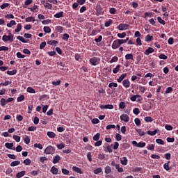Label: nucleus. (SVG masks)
<instances>
[{
  "mask_svg": "<svg viewBox=\"0 0 178 178\" xmlns=\"http://www.w3.org/2000/svg\"><path fill=\"white\" fill-rule=\"evenodd\" d=\"M125 59L127 60H133L134 62V58L132 54H127L125 55Z\"/></svg>",
  "mask_w": 178,
  "mask_h": 178,
  "instance_id": "9d476101",
  "label": "nucleus"
},
{
  "mask_svg": "<svg viewBox=\"0 0 178 178\" xmlns=\"http://www.w3.org/2000/svg\"><path fill=\"white\" fill-rule=\"evenodd\" d=\"M6 19H15V15L13 14H7L4 16Z\"/></svg>",
  "mask_w": 178,
  "mask_h": 178,
  "instance_id": "de8ad7c7",
  "label": "nucleus"
},
{
  "mask_svg": "<svg viewBox=\"0 0 178 178\" xmlns=\"http://www.w3.org/2000/svg\"><path fill=\"white\" fill-rule=\"evenodd\" d=\"M99 58L97 57H93L90 59V62L92 66H97V65H99Z\"/></svg>",
  "mask_w": 178,
  "mask_h": 178,
  "instance_id": "7ed1b4c3",
  "label": "nucleus"
},
{
  "mask_svg": "<svg viewBox=\"0 0 178 178\" xmlns=\"http://www.w3.org/2000/svg\"><path fill=\"white\" fill-rule=\"evenodd\" d=\"M62 38L64 41H67V40H69V34L67 33L63 34Z\"/></svg>",
  "mask_w": 178,
  "mask_h": 178,
  "instance_id": "680f3d73",
  "label": "nucleus"
},
{
  "mask_svg": "<svg viewBox=\"0 0 178 178\" xmlns=\"http://www.w3.org/2000/svg\"><path fill=\"white\" fill-rule=\"evenodd\" d=\"M24 175H26V171L22 170V171L18 172V173L16 175V177H17V178H21V177H23V176H24Z\"/></svg>",
  "mask_w": 178,
  "mask_h": 178,
  "instance_id": "6ab92c4d",
  "label": "nucleus"
},
{
  "mask_svg": "<svg viewBox=\"0 0 178 178\" xmlns=\"http://www.w3.org/2000/svg\"><path fill=\"white\" fill-rule=\"evenodd\" d=\"M44 154H46V155H52L55 154V147L51 145L47 146L44 149Z\"/></svg>",
  "mask_w": 178,
  "mask_h": 178,
  "instance_id": "f03ea898",
  "label": "nucleus"
},
{
  "mask_svg": "<svg viewBox=\"0 0 178 178\" xmlns=\"http://www.w3.org/2000/svg\"><path fill=\"white\" fill-rule=\"evenodd\" d=\"M65 29V28H63V26H58L56 27V30L58 32V33H63V30Z\"/></svg>",
  "mask_w": 178,
  "mask_h": 178,
  "instance_id": "e433bc0d",
  "label": "nucleus"
},
{
  "mask_svg": "<svg viewBox=\"0 0 178 178\" xmlns=\"http://www.w3.org/2000/svg\"><path fill=\"white\" fill-rule=\"evenodd\" d=\"M18 165H20V161H14L10 164L11 167L17 166Z\"/></svg>",
  "mask_w": 178,
  "mask_h": 178,
  "instance_id": "5701e85b",
  "label": "nucleus"
},
{
  "mask_svg": "<svg viewBox=\"0 0 178 178\" xmlns=\"http://www.w3.org/2000/svg\"><path fill=\"white\" fill-rule=\"evenodd\" d=\"M173 92V88L172 87H168L165 90V94H170Z\"/></svg>",
  "mask_w": 178,
  "mask_h": 178,
  "instance_id": "8fccbe9b",
  "label": "nucleus"
},
{
  "mask_svg": "<svg viewBox=\"0 0 178 178\" xmlns=\"http://www.w3.org/2000/svg\"><path fill=\"white\" fill-rule=\"evenodd\" d=\"M119 108L120 109H124L126 108V104L124 102H121L119 104Z\"/></svg>",
  "mask_w": 178,
  "mask_h": 178,
  "instance_id": "3c124183",
  "label": "nucleus"
},
{
  "mask_svg": "<svg viewBox=\"0 0 178 178\" xmlns=\"http://www.w3.org/2000/svg\"><path fill=\"white\" fill-rule=\"evenodd\" d=\"M115 140H116V141H121L122 135H120V134H115Z\"/></svg>",
  "mask_w": 178,
  "mask_h": 178,
  "instance_id": "09e8293b",
  "label": "nucleus"
},
{
  "mask_svg": "<svg viewBox=\"0 0 178 178\" xmlns=\"http://www.w3.org/2000/svg\"><path fill=\"white\" fill-rule=\"evenodd\" d=\"M10 6L9 3H4L0 6V8L1 9H6V8H8V6Z\"/></svg>",
  "mask_w": 178,
  "mask_h": 178,
  "instance_id": "e2e57ef3",
  "label": "nucleus"
},
{
  "mask_svg": "<svg viewBox=\"0 0 178 178\" xmlns=\"http://www.w3.org/2000/svg\"><path fill=\"white\" fill-rule=\"evenodd\" d=\"M119 70H120V65H118L113 70V73H114V74H116V73H118Z\"/></svg>",
  "mask_w": 178,
  "mask_h": 178,
  "instance_id": "7c9ffc66",
  "label": "nucleus"
},
{
  "mask_svg": "<svg viewBox=\"0 0 178 178\" xmlns=\"http://www.w3.org/2000/svg\"><path fill=\"white\" fill-rule=\"evenodd\" d=\"M120 120L122 122H125L126 123H127V122H129L130 120V117H129L127 114H122L120 115Z\"/></svg>",
  "mask_w": 178,
  "mask_h": 178,
  "instance_id": "39448f33",
  "label": "nucleus"
},
{
  "mask_svg": "<svg viewBox=\"0 0 178 178\" xmlns=\"http://www.w3.org/2000/svg\"><path fill=\"white\" fill-rule=\"evenodd\" d=\"M47 44L49 45H56V44H58V41L56 40H49L47 42Z\"/></svg>",
  "mask_w": 178,
  "mask_h": 178,
  "instance_id": "37998d69",
  "label": "nucleus"
},
{
  "mask_svg": "<svg viewBox=\"0 0 178 178\" xmlns=\"http://www.w3.org/2000/svg\"><path fill=\"white\" fill-rule=\"evenodd\" d=\"M140 97V95H133L130 99L131 101H132V102H136V100L137 99V98Z\"/></svg>",
  "mask_w": 178,
  "mask_h": 178,
  "instance_id": "79ce46f5",
  "label": "nucleus"
},
{
  "mask_svg": "<svg viewBox=\"0 0 178 178\" xmlns=\"http://www.w3.org/2000/svg\"><path fill=\"white\" fill-rule=\"evenodd\" d=\"M127 76V73L122 74L120 75V76L118 79L117 81L118 83H122V81H123V80L124 79V78Z\"/></svg>",
  "mask_w": 178,
  "mask_h": 178,
  "instance_id": "ddd939ff",
  "label": "nucleus"
},
{
  "mask_svg": "<svg viewBox=\"0 0 178 178\" xmlns=\"http://www.w3.org/2000/svg\"><path fill=\"white\" fill-rule=\"evenodd\" d=\"M61 172L63 175H65L66 176H69V174L70 173V172H69L66 168H62Z\"/></svg>",
  "mask_w": 178,
  "mask_h": 178,
  "instance_id": "72a5a7b5",
  "label": "nucleus"
},
{
  "mask_svg": "<svg viewBox=\"0 0 178 178\" xmlns=\"http://www.w3.org/2000/svg\"><path fill=\"white\" fill-rule=\"evenodd\" d=\"M54 17H56V19H60V17H63V11L55 14Z\"/></svg>",
  "mask_w": 178,
  "mask_h": 178,
  "instance_id": "f3484780",
  "label": "nucleus"
},
{
  "mask_svg": "<svg viewBox=\"0 0 178 178\" xmlns=\"http://www.w3.org/2000/svg\"><path fill=\"white\" fill-rule=\"evenodd\" d=\"M165 129L166 130H168L169 131H170L171 130H173V127H172V125H170V124H166L165 126Z\"/></svg>",
  "mask_w": 178,
  "mask_h": 178,
  "instance_id": "13d9d810",
  "label": "nucleus"
},
{
  "mask_svg": "<svg viewBox=\"0 0 178 178\" xmlns=\"http://www.w3.org/2000/svg\"><path fill=\"white\" fill-rule=\"evenodd\" d=\"M9 35H4L2 37V41L4 42H8V41H10V42H13V40L15 38V35H12V33H9Z\"/></svg>",
  "mask_w": 178,
  "mask_h": 178,
  "instance_id": "f257e3e1",
  "label": "nucleus"
},
{
  "mask_svg": "<svg viewBox=\"0 0 178 178\" xmlns=\"http://www.w3.org/2000/svg\"><path fill=\"white\" fill-rule=\"evenodd\" d=\"M104 148L105 152H111V153L113 152L112 146H111V145H108L107 147L104 146Z\"/></svg>",
  "mask_w": 178,
  "mask_h": 178,
  "instance_id": "4be33fe9",
  "label": "nucleus"
},
{
  "mask_svg": "<svg viewBox=\"0 0 178 178\" xmlns=\"http://www.w3.org/2000/svg\"><path fill=\"white\" fill-rule=\"evenodd\" d=\"M43 30L44 33H50L51 32V28L49 26H44Z\"/></svg>",
  "mask_w": 178,
  "mask_h": 178,
  "instance_id": "69168bd1",
  "label": "nucleus"
},
{
  "mask_svg": "<svg viewBox=\"0 0 178 178\" xmlns=\"http://www.w3.org/2000/svg\"><path fill=\"white\" fill-rule=\"evenodd\" d=\"M159 130L156 129L154 131H147V134H149V136H155V134H156V133H158Z\"/></svg>",
  "mask_w": 178,
  "mask_h": 178,
  "instance_id": "473e14b6",
  "label": "nucleus"
},
{
  "mask_svg": "<svg viewBox=\"0 0 178 178\" xmlns=\"http://www.w3.org/2000/svg\"><path fill=\"white\" fill-rule=\"evenodd\" d=\"M26 23H30V22H35V18L34 17H28L25 19Z\"/></svg>",
  "mask_w": 178,
  "mask_h": 178,
  "instance_id": "2eb2a0df",
  "label": "nucleus"
},
{
  "mask_svg": "<svg viewBox=\"0 0 178 178\" xmlns=\"http://www.w3.org/2000/svg\"><path fill=\"white\" fill-rule=\"evenodd\" d=\"M100 134L99 133H97V134H95L94 136H93V140L94 141H98V140H99V137H100Z\"/></svg>",
  "mask_w": 178,
  "mask_h": 178,
  "instance_id": "a18cd8bd",
  "label": "nucleus"
},
{
  "mask_svg": "<svg viewBox=\"0 0 178 178\" xmlns=\"http://www.w3.org/2000/svg\"><path fill=\"white\" fill-rule=\"evenodd\" d=\"M169 163H170V161H168L167 163H164L163 168L165 170H170V168L169 167Z\"/></svg>",
  "mask_w": 178,
  "mask_h": 178,
  "instance_id": "c9c22d12",
  "label": "nucleus"
},
{
  "mask_svg": "<svg viewBox=\"0 0 178 178\" xmlns=\"http://www.w3.org/2000/svg\"><path fill=\"white\" fill-rule=\"evenodd\" d=\"M145 145H146V143L145 142H139L137 144V147L138 148H144V147H145Z\"/></svg>",
  "mask_w": 178,
  "mask_h": 178,
  "instance_id": "2f4dec72",
  "label": "nucleus"
},
{
  "mask_svg": "<svg viewBox=\"0 0 178 178\" xmlns=\"http://www.w3.org/2000/svg\"><path fill=\"white\" fill-rule=\"evenodd\" d=\"M119 47H120V43L119 42V40L117 39L113 41V42L112 44V48H113V49H118V48H119Z\"/></svg>",
  "mask_w": 178,
  "mask_h": 178,
  "instance_id": "423d86ee",
  "label": "nucleus"
},
{
  "mask_svg": "<svg viewBox=\"0 0 178 178\" xmlns=\"http://www.w3.org/2000/svg\"><path fill=\"white\" fill-rule=\"evenodd\" d=\"M17 102H22V101H24V95H21L19 97L17 98Z\"/></svg>",
  "mask_w": 178,
  "mask_h": 178,
  "instance_id": "c03bdc74",
  "label": "nucleus"
},
{
  "mask_svg": "<svg viewBox=\"0 0 178 178\" xmlns=\"http://www.w3.org/2000/svg\"><path fill=\"white\" fill-rule=\"evenodd\" d=\"M117 35L119 38H124L126 37V33L123 32L122 33H118Z\"/></svg>",
  "mask_w": 178,
  "mask_h": 178,
  "instance_id": "6e6d98bb",
  "label": "nucleus"
},
{
  "mask_svg": "<svg viewBox=\"0 0 178 178\" xmlns=\"http://www.w3.org/2000/svg\"><path fill=\"white\" fill-rule=\"evenodd\" d=\"M25 144H30V138L28 136H26L24 138Z\"/></svg>",
  "mask_w": 178,
  "mask_h": 178,
  "instance_id": "5fc2aeb1",
  "label": "nucleus"
},
{
  "mask_svg": "<svg viewBox=\"0 0 178 178\" xmlns=\"http://www.w3.org/2000/svg\"><path fill=\"white\" fill-rule=\"evenodd\" d=\"M17 57L19 58V59H24V58H26V56L22 54V53L20 52H17Z\"/></svg>",
  "mask_w": 178,
  "mask_h": 178,
  "instance_id": "864d4df0",
  "label": "nucleus"
},
{
  "mask_svg": "<svg viewBox=\"0 0 178 178\" xmlns=\"http://www.w3.org/2000/svg\"><path fill=\"white\" fill-rule=\"evenodd\" d=\"M16 73H17V70H13L12 71H7V74H8L9 76H15Z\"/></svg>",
  "mask_w": 178,
  "mask_h": 178,
  "instance_id": "bb28decb",
  "label": "nucleus"
},
{
  "mask_svg": "<svg viewBox=\"0 0 178 178\" xmlns=\"http://www.w3.org/2000/svg\"><path fill=\"white\" fill-rule=\"evenodd\" d=\"M7 104V102H6V99L5 98H1V100H0V105L1 106H5V105H6Z\"/></svg>",
  "mask_w": 178,
  "mask_h": 178,
  "instance_id": "393cba45",
  "label": "nucleus"
},
{
  "mask_svg": "<svg viewBox=\"0 0 178 178\" xmlns=\"http://www.w3.org/2000/svg\"><path fill=\"white\" fill-rule=\"evenodd\" d=\"M100 108L101 109H113V105L112 104L102 105Z\"/></svg>",
  "mask_w": 178,
  "mask_h": 178,
  "instance_id": "6e6552de",
  "label": "nucleus"
},
{
  "mask_svg": "<svg viewBox=\"0 0 178 178\" xmlns=\"http://www.w3.org/2000/svg\"><path fill=\"white\" fill-rule=\"evenodd\" d=\"M108 87H109V88H112V87L116 88V87H118V84L115 82H111L108 84Z\"/></svg>",
  "mask_w": 178,
  "mask_h": 178,
  "instance_id": "bf43d9fd",
  "label": "nucleus"
},
{
  "mask_svg": "<svg viewBox=\"0 0 178 178\" xmlns=\"http://www.w3.org/2000/svg\"><path fill=\"white\" fill-rule=\"evenodd\" d=\"M26 91L30 94H35V90L31 87H28Z\"/></svg>",
  "mask_w": 178,
  "mask_h": 178,
  "instance_id": "c85d7f7f",
  "label": "nucleus"
},
{
  "mask_svg": "<svg viewBox=\"0 0 178 178\" xmlns=\"http://www.w3.org/2000/svg\"><path fill=\"white\" fill-rule=\"evenodd\" d=\"M23 163H24L25 165L29 166L31 163V160L30 159H26L24 160Z\"/></svg>",
  "mask_w": 178,
  "mask_h": 178,
  "instance_id": "58836bf2",
  "label": "nucleus"
},
{
  "mask_svg": "<svg viewBox=\"0 0 178 178\" xmlns=\"http://www.w3.org/2000/svg\"><path fill=\"white\" fill-rule=\"evenodd\" d=\"M50 172L52 173V175H57L58 172H59V170L56 167L53 166L51 167Z\"/></svg>",
  "mask_w": 178,
  "mask_h": 178,
  "instance_id": "f8f14e48",
  "label": "nucleus"
},
{
  "mask_svg": "<svg viewBox=\"0 0 178 178\" xmlns=\"http://www.w3.org/2000/svg\"><path fill=\"white\" fill-rule=\"evenodd\" d=\"M17 40H19V41H21L24 44H27V41L24 40V38H23V36H20V35L17 36Z\"/></svg>",
  "mask_w": 178,
  "mask_h": 178,
  "instance_id": "cd10ccee",
  "label": "nucleus"
},
{
  "mask_svg": "<svg viewBox=\"0 0 178 178\" xmlns=\"http://www.w3.org/2000/svg\"><path fill=\"white\" fill-rule=\"evenodd\" d=\"M122 86L125 88H129V87H130V81H129V79H124L122 81Z\"/></svg>",
  "mask_w": 178,
  "mask_h": 178,
  "instance_id": "0eeeda50",
  "label": "nucleus"
},
{
  "mask_svg": "<svg viewBox=\"0 0 178 178\" xmlns=\"http://www.w3.org/2000/svg\"><path fill=\"white\" fill-rule=\"evenodd\" d=\"M152 40H154V36L150 35H147L145 37V41L147 42H149L151 41H152Z\"/></svg>",
  "mask_w": 178,
  "mask_h": 178,
  "instance_id": "aec40b11",
  "label": "nucleus"
},
{
  "mask_svg": "<svg viewBox=\"0 0 178 178\" xmlns=\"http://www.w3.org/2000/svg\"><path fill=\"white\" fill-rule=\"evenodd\" d=\"M121 163L124 166H126V165H127V157H123L122 160H121Z\"/></svg>",
  "mask_w": 178,
  "mask_h": 178,
  "instance_id": "4c0bfd02",
  "label": "nucleus"
},
{
  "mask_svg": "<svg viewBox=\"0 0 178 178\" xmlns=\"http://www.w3.org/2000/svg\"><path fill=\"white\" fill-rule=\"evenodd\" d=\"M154 48L152 47H148V49H147L145 51V55H149V54H152V52H154Z\"/></svg>",
  "mask_w": 178,
  "mask_h": 178,
  "instance_id": "4468645a",
  "label": "nucleus"
},
{
  "mask_svg": "<svg viewBox=\"0 0 178 178\" xmlns=\"http://www.w3.org/2000/svg\"><path fill=\"white\" fill-rule=\"evenodd\" d=\"M9 84H12V82L11 81H6L5 82L3 83H0V86H3L4 87H6V86H9Z\"/></svg>",
  "mask_w": 178,
  "mask_h": 178,
  "instance_id": "a19ab883",
  "label": "nucleus"
},
{
  "mask_svg": "<svg viewBox=\"0 0 178 178\" xmlns=\"http://www.w3.org/2000/svg\"><path fill=\"white\" fill-rule=\"evenodd\" d=\"M13 140H15V141H16L17 143H20V136H17V135H14V136H13Z\"/></svg>",
  "mask_w": 178,
  "mask_h": 178,
  "instance_id": "49530a36",
  "label": "nucleus"
},
{
  "mask_svg": "<svg viewBox=\"0 0 178 178\" xmlns=\"http://www.w3.org/2000/svg\"><path fill=\"white\" fill-rule=\"evenodd\" d=\"M47 134L48 137H49V138H55V137L56 136V134H55V133L52 131H48Z\"/></svg>",
  "mask_w": 178,
  "mask_h": 178,
  "instance_id": "dca6fc26",
  "label": "nucleus"
},
{
  "mask_svg": "<svg viewBox=\"0 0 178 178\" xmlns=\"http://www.w3.org/2000/svg\"><path fill=\"white\" fill-rule=\"evenodd\" d=\"M133 113H134V115H139L140 114V108H135L133 110Z\"/></svg>",
  "mask_w": 178,
  "mask_h": 178,
  "instance_id": "774afa93",
  "label": "nucleus"
},
{
  "mask_svg": "<svg viewBox=\"0 0 178 178\" xmlns=\"http://www.w3.org/2000/svg\"><path fill=\"white\" fill-rule=\"evenodd\" d=\"M157 20L159 23H160V24H163V26H165V24H166V22H165V20L162 19L161 17H158Z\"/></svg>",
  "mask_w": 178,
  "mask_h": 178,
  "instance_id": "c756f323",
  "label": "nucleus"
},
{
  "mask_svg": "<svg viewBox=\"0 0 178 178\" xmlns=\"http://www.w3.org/2000/svg\"><path fill=\"white\" fill-rule=\"evenodd\" d=\"M22 31V24H18L17 26V29H15V33H19Z\"/></svg>",
  "mask_w": 178,
  "mask_h": 178,
  "instance_id": "ea45409f",
  "label": "nucleus"
},
{
  "mask_svg": "<svg viewBox=\"0 0 178 178\" xmlns=\"http://www.w3.org/2000/svg\"><path fill=\"white\" fill-rule=\"evenodd\" d=\"M40 161L42 163H44L45 161H48V158H47L46 156H41L40 157Z\"/></svg>",
  "mask_w": 178,
  "mask_h": 178,
  "instance_id": "338daca9",
  "label": "nucleus"
},
{
  "mask_svg": "<svg viewBox=\"0 0 178 178\" xmlns=\"http://www.w3.org/2000/svg\"><path fill=\"white\" fill-rule=\"evenodd\" d=\"M156 143L157 144H159L160 145H163V144H165V142H163V140L159 139V138L156 140Z\"/></svg>",
  "mask_w": 178,
  "mask_h": 178,
  "instance_id": "603ef678",
  "label": "nucleus"
},
{
  "mask_svg": "<svg viewBox=\"0 0 178 178\" xmlns=\"http://www.w3.org/2000/svg\"><path fill=\"white\" fill-rule=\"evenodd\" d=\"M72 170L74 172H76V173H79V175H83V171L81 170V168L79 167L74 166L72 168Z\"/></svg>",
  "mask_w": 178,
  "mask_h": 178,
  "instance_id": "1a4fd4ad",
  "label": "nucleus"
},
{
  "mask_svg": "<svg viewBox=\"0 0 178 178\" xmlns=\"http://www.w3.org/2000/svg\"><path fill=\"white\" fill-rule=\"evenodd\" d=\"M60 161V156L59 155H56L54 157H53V163H58Z\"/></svg>",
  "mask_w": 178,
  "mask_h": 178,
  "instance_id": "9b49d317",
  "label": "nucleus"
},
{
  "mask_svg": "<svg viewBox=\"0 0 178 178\" xmlns=\"http://www.w3.org/2000/svg\"><path fill=\"white\" fill-rule=\"evenodd\" d=\"M134 122L136 126H140L141 124V121L140 120V118H135Z\"/></svg>",
  "mask_w": 178,
  "mask_h": 178,
  "instance_id": "0e129e2a",
  "label": "nucleus"
},
{
  "mask_svg": "<svg viewBox=\"0 0 178 178\" xmlns=\"http://www.w3.org/2000/svg\"><path fill=\"white\" fill-rule=\"evenodd\" d=\"M12 26H16V21L11 20L10 23L7 24V27H12Z\"/></svg>",
  "mask_w": 178,
  "mask_h": 178,
  "instance_id": "f704fd0d",
  "label": "nucleus"
},
{
  "mask_svg": "<svg viewBox=\"0 0 178 178\" xmlns=\"http://www.w3.org/2000/svg\"><path fill=\"white\" fill-rule=\"evenodd\" d=\"M5 147L8 148V149H12V148L13 147V143H5Z\"/></svg>",
  "mask_w": 178,
  "mask_h": 178,
  "instance_id": "a878e982",
  "label": "nucleus"
},
{
  "mask_svg": "<svg viewBox=\"0 0 178 178\" xmlns=\"http://www.w3.org/2000/svg\"><path fill=\"white\" fill-rule=\"evenodd\" d=\"M136 131L138 133L140 137H143V136H145V134H147V132L143 131L141 129H136Z\"/></svg>",
  "mask_w": 178,
  "mask_h": 178,
  "instance_id": "a211bd4d",
  "label": "nucleus"
},
{
  "mask_svg": "<svg viewBox=\"0 0 178 178\" xmlns=\"http://www.w3.org/2000/svg\"><path fill=\"white\" fill-rule=\"evenodd\" d=\"M117 29L118 30H120L121 31H123V30H127L129 29V24H120Z\"/></svg>",
  "mask_w": 178,
  "mask_h": 178,
  "instance_id": "20e7f679",
  "label": "nucleus"
},
{
  "mask_svg": "<svg viewBox=\"0 0 178 178\" xmlns=\"http://www.w3.org/2000/svg\"><path fill=\"white\" fill-rule=\"evenodd\" d=\"M43 5H44V8H47V9H50V10L52 9V4H51L48 2L45 3V1H44Z\"/></svg>",
  "mask_w": 178,
  "mask_h": 178,
  "instance_id": "b1692460",
  "label": "nucleus"
},
{
  "mask_svg": "<svg viewBox=\"0 0 178 178\" xmlns=\"http://www.w3.org/2000/svg\"><path fill=\"white\" fill-rule=\"evenodd\" d=\"M112 24V19H108V21L106 22L104 24L105 27H109Z\"/></svg>",
  "mask_w": 178,
  "mask_h": 178,
  "instance_id": "052dcab7",
  "label": "nucleus"
},
{
  "mask_svg": "<svg viewBox=\"0 0 178 178\" xmlns=\"http://www.w3.org/2000/svg\"><path fill=\"white\" fill-rule=\"evenodd\" d=\"M104 172H105L106 175H109V173H111V172H112V169L111 168V167L109 165H107L104 168Z\"/></svg>",
  "mask_w": 178,
  "mask_h": 178,
  "instance_id": "412c9836",
  "label": "nucleus"
},
{
  "mask_svg": "<svg viewBox=\"0 0 178 178\" xmlns=\"http://www.w3.org/2000/svg\"><path fill=\"white\" fill-rule=\"evenodd\" d=\"M34 147L35 148H38L39 149H42V145H41L40 143H35L34 144Z\"/></svg>",
  "mask_w": 178,
  "mask_h": 178,
  "instance_id": "4d7b16f0",
  "label": "nucleus"
}]
</instances>
